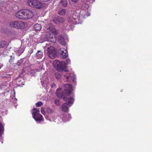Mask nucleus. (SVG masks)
Wrapping results in <instances>:
<instances>
[{"label": "nucleus", "mask_w": 152, "mask_h": 152, "mask_svg": "<svg viewBox=\"0 0 152 152\" xmlns=\"http://www.w3.org/2000/svg\"><path fill=\"white\" fill-rule=\"evenodd\" d=\"M46 29L48 30V32L47 33L45 38L46 41L50 42L53 43L56 42V39L54 37L53 34H57L56 29L53 26L51 25L47 26Z\"/></svg>", "instance_id": "obj_3"}, {"label": "nucleus", "mask_w": 152, "mask_h": 152, "mask_svg": "<svg viewBox=\"0 0 152 152\" xmlns=\"http://www.w3.org/2000/svg\"><path fill=\"white\" fill-rule=\"evenodd\" d=\"M23 13V10L17 12L15 14V16L18 18L24 20L25 16Z\"/></svg>", "instance_id": "obj_14"}, {"label": "nucleus", "mask_w": 152, "mask_h": 152, "mask_svg": "<svg viewBox=\"0 0 152 152\" xmlns=\"http://www.w3.org/2000/svg\"><path fill=\"white\" fill-rule=\"evenodd\" d=\"M50 86L52 88H54L55 87L56 84L54 83H53L50 85Z\"/></svg>", "instance_id": "obj_33"}, {"label": "nucleus", "mask_w": 152, "mask_h": 152, "mask_svg": "<svg viewBox=\"0 0 152 152\" xmlns=\"http://www.w3.org/2000/svg\"><path fill=\"white\" fill-rule=\"evenodd\" d=\"M6 42L4 41L0 40V48L4 47L6 45Z\"/></svg>", "instance_id": "obj_25"}, {"label": "nucleus", "mask_w": 152, "mask_h": 152, "mask_svg": "<svg viewBox=\"0 0 152 152\" xmlns=\"http://www.w3.org/2000/svg\"><path fill=\"white\" fill-rule=\"evenodd\" d=\"M34 27V28L37 31H39L42 28L41 25L39 24H35Z\"/></svg>", "instance_id": "obj_21"}, {"label": "nucleus", "mask_w": 152, "mask_h": 152, "mask_svg": "<svg viewBox=\"0 0 152 152\" xmlns=\"http://www.w3.org/2000/svg\"><path fill=\"white\" fill-rule=\"evenodd\" d=\"M33 50L32 49H30L28 51V53L27 55V56L28 57H29L30 56L31 54L33 52Z\"/></svg>", "instance_id": "obj_26"}, {"label": "nucleus", "mask_w": 152, "mask_h": 152, "mask_svg": "<svg viewBox=\"0 0 152 152\" xmlns=\"http://www.w3.org/2000/svg\"><path fill=\"white\" fill-rule=\"evenodd\" d=\"M47 55L48 57L51 59H54L57 56L56 53L53 47L50 46L48 48Z\"/></svg>", "instance_id": "obj_9"}, {"label": "nucleus", "mask_w": 152, "mask_h": 152, "mask_svg": "<svg viewBox=\"0 0 152 152\" xmlns=\"http://www.w3.org/2000/svg\"><path fill=\"white\" fill-rule=\"evenodd\" d=\"M53 21L55 23L58 24V23H62L64 22V19L61 17L58 16L53 18Z\"/></svg>", "instance_id": "obj_16"}, {"label": "nucleus", "mask_w": 152, "mask_h": 152, "mask_svg": "<svg viewBox=\"0 0 152 152\" xmlns=\"http://www.w3.org/2000/svg\"><path fill=\"white\" fill-rule=\"evenodd\" d=\"M27 4L29 6L37 9H41L44 6L43 3L37 0H28Z\"/></svg>", "instance_id": "obj_6"}, {"label": "nucleus", "mask_w": 152, "mask_h": 152, "mask_svg": "<svg viewBox=\"0 0 152 152\" xmlns=\"http://www.w3.org/2000/svg\"><path fill=\"white\" fill-rule=\"evenodd\" d=\"M46 77L45 78H43V76L40 77V79L41 80V83L42 84V85L44 84V80H45V79H46Z\"/></svg>", "instance_id": "obj_27"}, {"label": "nucleus", "mask_w": 152, "mask_h": 152, "mask_svg": "<svg viewBox=\"0 0 152 152\" xmlns=\"http://www.w3.org/2000/svg\"><path fill=\"white\" fill-rule=\"evenodd\" d=\"M70 63V60L69 59H67L66 60V62H65L66 64V67L67 65L69 64Z\"/></svg>", "instance_id": "obj_29"}, {"label": "nucleus", "mask_w": 152, "mask_h": 152, "mask_svg": "<svg viewBox=\"0 0 152 152\" xmlns=\"http://www.w3.org/2000/svg\"><path fill=\"white\" fill-rule=\"evenodd\" d=\"M36 56L38 58H41L43 56V52L41 50H38L36 53Z\"/></svg>", "instance_id": "obj_20"}, {"label": "nucleus", "mask_w": 152, "mask_h": 152, "mask_svg": "<svg viewBox=\"0 0 152 152\" xmlns=\"http://www.w3.org/2000/svg\"><path fill=\"white\" fill-rule=\"evenodd\" d=\"M71 0L72 2L76 3L78 2V0Z\"/></svg>", "instance_id": "obj_34"}, {"label": "nucleus", "mask_w": 152, "mask_h": 152, "mask_svg": "<svg viewBox=\"0 0 152 152\" xmlns=\"http://www.w3.org/2000/svg\"><path fill=\"white\" fill-rule=\"evenodd\" d=\"M60 3L64 7H66L67 5V2L66 0H61Z\"/></svg>", "instance_id": "obj_24"}, {"label": "nucleus", "mask_w": 152, "mask_h": 152, "mask_svg": "<svg viewBox=\"0 0 152 152\" xmlns=\"http://www.w3.org/2000/svg\"><path fill=\"white\" fill-rule=\"evenodd\" d=\"M54 67L57 70L62 72L64 71L65 72H68V70H66V64L64 61L61 62L58 60H56L53 63Z\"/></svg>", "instance_id": "obj_4"}, {"label": "nucleus", "mask_w": 152, "mask_h": 152, "mask_svg": "<svg viewBox=\"0 0 152 152\" xmlns=\"http://www.w3.org/2000/svg\"><path fill=\"white\" fill-rule=\"evenodd\" d=\"M18 65H20V64H18Z\"/></svg>", "instance_id": "obj_37"}, {"label": "nucleus", "mask_w": 152, "mask_h": 152, "mask_svg": "<svg viewBox=\"0 0 152 152\" xmlns=\"http://www.w3.org/2000/svg\"><path fill=\"white\" fill-rule=\"evenodd\" d=\"M47 111L49 113V114H50V115L52 116V118H56V116H57V115H56L54 113H52V111L50 108H48ZM52 119H53V118H52Z\"/></svg>", "instance_id": "obj_19"}, {"label": "nucleus", "mask_w": 152, "mask_h": 152, "mask_svg": "<svg viewBox=\"0 0 152 152\" xmlns=\"http://www.w3.org/2000/svg\"><path fill=\"white\" fill-rule=\"evenodd\" d=\"M88 7V5H83L81 9L77 10L73 15L69 16L68 18V25L70 26L72 24L81 23L84 18L90 15Z\"/></svg>", "instance_id": "obj_2"}, {"label": "nucleus", "mask_w": 152, "mask_h": 152, "mask_svg": "<svg viewBox=\"0 0 152 152\" xmlns=\"http://www.w3.org/2000/svg\"><path fill=\"white\" fill-rule=\"evenodd\" d=\"M36 104L37 107H41L42 105V103L41 102H38L36 103Z\"/></svg>", "instance_id": "obj_28"}, {"label": "nucleus", "mask_w": 152, "mask_h": 152, "mask_svg": "<svg viewBox=\"0 0 152 152\" xmlns=\"http://www.w3.org/2000/svg\"><path fill=\"white\" fill-rule=\"evenodd\" d=\"M59 53L63 58H66L68 56L67 51L64 48H61L59 50Z\"/></svg>", "instance_id": "obj_13"}, {"label": "nucleus", "mask_w": 152, "mask_h": 152, "mask_svg": "<svg viewBox=\"0 0 152 152\" xmlns=\"http://www.w3.org/2000/svg\"><path fill=\"white\" fill-rule=\"evenodd\" d=\"M45 117L46 119L50 121H51L52 120V118H50L48 116L45 115Z\"/></svg>", "instance_id": "obj_30"}, {"label": "nucleus", "mask_w": 152, "mask_h": 152, "mask_svg": "<svg viewBox=\"0 0 152 152\" xmlns=\"http://www.w3.org/2000/svg\"><path fill=\"white\" fill-rule=\"evenodd\" d=\"M66 12V10L65 9H63L60 10L58 12L59 15H64Z\"/></svg>", "instance_id": "obj_23"}, {"label": "nucleus", "mask_w": 152, "mask_h": 152, "mask_svg": "<svg viewBox=\"0 0 152 152\" xmlns=\"http://www.w3.org/2000/svg\"><path fill=\"white\" fill-rule=\"evenodd\" d=\"M6 0V1H7V0Z\"/></svg>", "instance_id": "obj_39"}, {"label": "nucleus", "mask_w": 152, "mask_h": 152, "mask_svg": "<svg viewBox=\"0 0 152 152\" xmlns=\"http://www.w3.org/2000/svg\"><path fill=\"white\" fill-rule=\"evenodd\" d=\"M23 13L24 15V20H26L31 18L34 15V14L31 10L28 9L23 10Z\"/></svg>", "instance_id": "obj_11"}, {"label": "nucleus", "mask_w": 152, "mask_h": 152, "mask_svg": "<svg viewBox=\"0 0 152 152\" xmlns=\"http://www.w3.org/2000/svg\"><path fill=\"white\" fill-rule=\"evenodd\" d=\"M32 117L37 123H40L43 121L42 115L39 113V111L36 108H33L32 110Z\"/></svg>", "instance_id": "obj_7"}, {"label": "nucleus", "mask_w": 152, "mask_h": 152, "mask_svg": "<svg viewBox=\"0 0 152 152\" xmlns=\"http://www.w3.org/2000/svg\"><path fill=\"white\" fill-rule=\"evenodd\" d=\"M4 125L1 123L0 122V142H1V143H3V137L2 135L4 134Z\"/></svg>", "instance_id": "obj_15"}, {"label": "nucleus", "mask_w": 152, "mask_h": 152, "mask_svg": "<svg viewBox=\"0 0 152 152\" xmlns=\"http://www.w3.org/2000/svg\"><path fill=\"white\" fill-rule=\"evenodd\" d=\"M3 66V64H0V69L2 68Z\"/></svg>", "instance_id": "obj_35"}, {"label": "nucleus", "mask_w": 152, "mask_h": 152, "mask_svg": "<svg viewBox=\"0 0 152 152\" xmlns=\"http://www.w3.org/2000/svg\"><path fill=\"white\" fill-rule=\"evenodd\" d=\"M53 121L57 123H59L62 121L65 122L69 121L71 118V117L70 114L67 113H63L61 114V117L59 116H56V118H53Z\"/></svg>", "instance_id": "obj_5"}, {"label": "nucleus", "mask_w": 152, "mask_h": 152, "mask_svg": "<svg viewBox=\"0 0 152 152\" xmlns=\"http://www.w3.org/2000/svg\"><path fill=\"white\" fill-rule=\"evenodd\" d=\"M49 0H44L43 1L44 2H47Z\"/></svg>", "instance_id": "obj_36"}, {"label": "nucleus", "mask_w": 152, "mask_h": 152, "mask_svg": "<svg viewBox=\"0 0 152 152\" xmlns=\"http://www.w3.org/2000/svg\"><path fill=\"white\" fill-rule=\"evenodd\" d=\"M13 94V96H11L10 97V100L11 102L15 104L16 103L17 100V99L15 97V92L14 89L13 91H12L11 93V95Z\"/></svg>", "instance_id": "obj_17"}, {"label": "nucleus", "mask_w": 152, "mask_h": 152, "mask_svg": "<svg viewBox=\"0 0 152 152\" xmlns=\"http://www.w3.org/2000/svg\"><path fill=\"white\" fill-rule=\"evenodd\" d=\"M64 90L61 93L60 92L61 91V89L59 88L57 89L56 94L58 98L63 97V100L67 102L68 104L64 103L62 105L61 108L63 111L67 112L69 111L68 106L70 107L73 104L74 100L73 97L69 96L68 98L66 96L70 95L72 91V85L69 84H66L64 85Z\"/></svg>", "instance_id": "obj_1"}, {"label": "nucleus", "mask_w": 152, "mask_h": 152, "mask_svg": "<svg viewBox=\"0 0 152 152\" xmlns=\"http://www.w3.org/2000/svg\"><path fill=\"white\" fill-rule=\"evenodd\" d=\"M64 77L67 82H73L74 83H75V75L73 73H66L64 75Z\"/></svg>", "instance_id": "obj_10"}, {"label": "nucleus", "mask_w": 152, "mask_h": 152, "mask_svg": "<svg viewBox=\"0 0 152 152\" xmlns=\"http://www.w3.org/2000/svg\"><path fill=\"white\" fill-rule=\"evenodd\" d=\"M10 60H11V59H10V60H9V61H10Z\"/></svg>", "instance_id": "obj_38"}, {"label": "nucleus", "mask_w": 152, "mask_h": 152, "mask_svg": "<svg viewBox=\"0 0 152 152\" xmlns=\"http://www.w3.org/2000/svg\"><path fill=\"white\" fill-rule=\"evenodd\" d=\"M67 38L64 37L61 35H59L58 37V41L63 46H65L67 41Z\"/></svg>", "instance_id": "obj_12"}, {"label": "nucleus", "mask_w": 152, "mask_h": 152, "mask_svg": "<svg viewBox=\"0 0 152 152\" xmlns=\"http://www.w3.org/2000/svg\"><path fill=\"white\" fill-rule=\"evenodd\" d=\"M25 48V47L24 46L21 45L20 48L16 50L15 52L17 55L20 56L23 52Z\"/></svg>", "instance_id": "obj_18"}, {"label": "nucleus", "mask_w": 152, "mask_h": 152, "mask_svg": "<svg viewBox=\"0 0 152 152\" xmlns=\"http://www.w3.org/2000/svg\"><path fill=\"white\" fill-rule=\"evenodd\" d=\"M55 104L57 105H58L59 104V100L58 99H56L55 101Z\"/></svg>", "instance_id": "obj_32"}, {"label": "nucleus", "mask_w": 152, "mask_h": 152, "mask_svg": "<svg viewBox=\"0 0 152 152\" xmlns=\"http://www.w3.org/2000/svg\"><path fill=\"white\" fill-rule=\"evenodd\" d=\"M10 26L15 28H23L25 27V23L21 21H14L9 23Z\"/></svg>", "instance_id": "obj_8"}, {"label": "nucleus", "mask_w": 152, "mask_h": 152, "mask_svg": "<svg viewBox=\"0 0 152 152\" xmlns=\"http://www.w3.org/2000/svg\"><path fill=\"white\" fill-rule=\"evenodd\" d=\"M55 75L57 79L58 80H59L61 79L62 75L61 73L57 72L56 73Z\"/></svg>", "instance_id": "obj_22"}, {"label": "nucleus", "mask_w": 152, "mask_h": 152, "mask_svg": "<svg viewBox=\"0 0 152 152\" xmlns=\"http://www.w3.org/2000/svg\"><path fill=\"white\" fill-rule=\"evenodd\" d=\"M41 112L42 114L45 115V112L43 108L42 107L41 108Z\"/></svg>", "instance_id": "obj_31"}]
</instances>
